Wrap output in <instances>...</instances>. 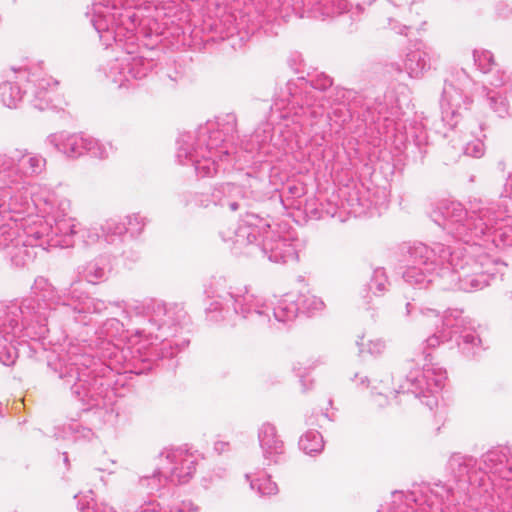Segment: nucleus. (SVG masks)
<instances>
[{
	"instance_id": "nucleus-1",
	"label": "nucleus",
	"mask_w": 512,
	"mask_h": 512,
	"mask_svg": "<svg viewBox=\"0 0 512 512\" xmlns=\"http://www.w3.org/2000/svg\"><path fill=\"white\" fill-rule=\"evenodd\" d=\"M70 200L54 195L29 197L18 191L2 198L0 210V250H8L16 266L32 258L27 247L68 248L74 244L75 219L69 216Z\"/></svg>"
},
{
	"instance_id": "nucleus-2",
	"label": "nucleus",
	"mask_w": 512,
	"mask_h": 512,
	"mask_svg": "<svg viewBox=\"0 0 512 512\" xmlns=\"http://www.w3.org/2000/svg\"><path fill=\"white\" fill-rule=\"evenodd\" d=\"M405 311L407 317L424 325H437L439 321L442 324L440 330L426 339V347L416 360L417 363L424 362L422 368L411 369L405 382L395 390V394L411 393L415 398L422 397V403L432 410L438 402L435 394L443 388L447 373L439 364L432 362V355L426 348H435L454 339L464 356L474 357L483 350L482 341L462 310H449L440 317L435 309L416 308L415 304L407 302Z\"/></svg>"
},
{
	"instance_id": "nucleus-3",
	"label": "nucleus",
	"mask_w": 512,
	"mask_h": 512,
	"mask_svg": "<svg viewBox=\"0 0 512 512\" xmlns=\"http://www.w3.org/2000/svg\"><path fill=\"white\" fill-rule=\"evenodd\" d=\"M399 251L406 263L404 281L419 289L427 288L439 277L446 289L473 292L488 286L494 278V272L484 268L486 258L474 259L467 247L451 248L441 243L428 246L414 242L401 244Z\"/></svg>"
},
{
	"instance_id": "nucleus-4",
	"label": "nucleus",
	"mask_w": 512,
	"mask_h": 512,
	"mask_svg": "<svg viewBox=\"0 0 512 512\" xmlns=\"http://www.w3.org/2000/svg\"><path fill=\"white\" fill-rule=\"evenodd\" d=\"M58 302L55 287L47 279L38 277L32 286V295L20 303L11 302L0 307V363L14 364L17 358L16 340L26 341L45 336L48 331V310Z\"/></svg>"
},
{
	"instance_id": "nucleus-5",
	"label": "nucleus",
	"mask_w": 512,
	"mask_h": 512,
	"mask_svg": "<svg viewBox=\"0 0 512 512\" xmlns=\"http://www.w3.org/2000/svg\"><path fill=\"white\" fill-rule=\"evenodd\" d=\"M207 294L212 301L206 312L213 321L225 319L224 313L232 307L236 315L259 329H279L280 325L294 321L300 312L296 294L283 295L271 308L263 297L251 293L247 287L227 288L221 279L211 285Z\"/></svg>"
},
{
	"instance_id": "nucleus-6",
	"label": "nucleus",
	"mask_w": 512,
	"mask_h": 512,
	"mask_svg": "<svg viewBox=\"0 0 512 512\" xmlns=\"http://www.w3.org/2000/svg\"><path fill=\"white\" fill-rule=\"evenodd\" d=\"M236 116L227 114L216 122H207L195 134H180L176 158L182 165L191 163L199 177H213L225 162L233 159L228 144L236 132Z\"/></svg>"
},
{
	"instance_id": "nucleus-7",
	"label": "nucleus",
	"mask_w": 512,
	"mask_h": 512,
	"mask_svg": "<svg viewBox=\"0 0 512 512\" xmlns=\"http://www.w3.org/2000/svg\"><path fill=\"white\" fill-rule=\"evenodd\" d=\"M220 236L238 255H262L280 264L298 260L297 241L289 233H283L281 225L271 226L255 214H247L235 228L221 230Z\"/></svg>"
},
{
	"instance_id": "nucleus-8",
	"label": "nucleus",
	"mask_w": 512,
	"mask_h": 512,
	"mask_svg": "<svg viewBox=\"0 0 512 512\" xmlns=\"http://www.w3.org/2000/svg\"><path fill=\"white\" fill-rule=\"evenodd\" d=\"M435 222L455 238L472 242L470 248L478 243L482 236H493L497 246H512V217H504V212L494 206L474 204L468 212L461 203L451 202L444 205Z\"/></svg>"
},
{
	"instance_id": "nucleus-9",
	"label": "nucleus",
	"mask_w": 512,
	"mask_h": 512,
	"mask_svg": "<svg viewBox=\"0 0 512 512\" xmlns=\"http://www.w3.org/2000/svg\"><path fill=\"white\" fill-rule=\"evenodd\" d=\"M93 364L94 359L79 343H69L55 357L48 359V367L71 395L86 406V410L104 407L111 393L109 384L92 369Z\"/></svg>"
},
{
	"instance_id": "nucleus-10",
	"label": "nucleus",
	"mask_w": 512,
	"mask_h": 512,
	"mask_svg": "<svg viewBox=\"0 0 512 512\" xmlns=\"http://www.w3.org/2000/svg\"><path fill=\"white\" fill-rule=\"evenodd\" d=\"M109 304L121 309L125 319H136L142 325L136 328V335L147 339H152L154 334L176 335L187 317L182 305L156 298L121 300Z\"/></svg>"
},
{
	"instance_id": "nucleus-11",
	"label": "nucleus",
	"mask_w": 512,
	"mask_h": 512,
	"mask_svg": "<svg viewBox=\"0 0 512 512\" xmlns=\"http://www.w3.org/2000/svg\"><path fill=\"white\" fill-rule=\"evenodd\" d=\"M120 0H93L86 17L105 46L116 41L122 32L134 33L141 23V10L119 7Z\"/></svg>"
},
{
	"instance_id": "nucleus-12",
	"label": "nucleus",
	"mask_w": 512,
	"mask_h": 512,
	"mask_svg": "<svg viewBox=\"0 0 512 512\" xmlns=\"http://www.w3.org/2000/svg\"><path fill=\"white\" fill-rule=\"evenodd\" d=\"M46 164L43 155L24 148L0 153V189L24 186L28 178L42 174Z\"/></svg>"
},
{
	"instance_id": "nucleus-13",
	"label": "nucleus",
	"mask_w": 512,
	"mask_h": 512,
	"mask_svg": "<svg viewBox=\"0 0 512 512\" xmlns=\"http://www.w3.org/2000/svg\"><path fill=\"white\" fill-rule=\"evenodd\" d=\"M302 89L297 82L288 81L280 88L271 105L272 115L278 113V118L289 120L293 123L303 124L306 117L316 118L322 114L319 107L310 103L308 93L305 92V100L302 96Z\"/></svg>"
},
{
	"instance_id": "nucleus-14",
	"label": "nucleus",
	"mask_w": 512,
	"mask_h": 512,
	"mask_svg": "<svg viewBox=\"0 0 512 512\" xmlns=\"http://www.w3.org/2000/svg\"><path fill=\"white\" fill-rule=\"evenodd\" d=\"M76 282L72 283L64 295L56 291L58 302L54 303L48 310V319L54 315H60L75 322H85L87 313L100 314L104 312L108 303L98 298H90L82 292H78Z\"/></svg>"
},
{
	"instance_id": "nucleus-15",
	"label": "nucleus",
	"mask_w": 512,
	"mask_h": 512,
	"mask_svg": "<svg viewBox=\"0 0 512 512\" xmlns=\"http://www.w3.org/2000/svg\"><path fill=\"white\" fill-rule=\"evenodd\" d=\"M460 493L458 488L454 490L441 482L432 487H422L405 495L407 508L403 512H434L438 509L443 512L444 508L459 501L456 495Z\"/></svg>"
},
{
	"instance_id": "nucleus-16",
	"label": "nucleus",
	"mask_w": 512,
	"mask_h": 512,
	"mask_svg": "<svg viewBox=\"0 0 512 512\" xmlns=\"http://www.w3.org/2000/svg\"><path fill=\"white\" fill-rule=\"evenodd\" d=\"M458 82L462 87L453 82H445L440 101L442 121L450 129L457 127L463 111H466L472 103L468 94L472 81L464 75L463 79L458 78Z\"/></svg>"
},
{
	"instance_id": "nucleus-17",
	"label": "nucleus",
	"mask_w": 512,
	"mask_h": 512,
	"mask_svg": "<svg viewBox=\"0 0 512 512\" xmlns=\"http://www.w3.org/2000/svg\"><path fill=\"white\" fill-rule=\"evenodd\" d=\"M191 197L190 202H194L196 206L207 208L213 204L232 212L244 209L249 205L243 188L231 182L215 185L209 196L195 193L191 194Z\"/></svg>"
},
{
	"instance_id": "nucleus-18",
	"label": "nucleus",
	"mask_w": 512,
	"mask_h": 512,
	"mask_svg": "<svg viewBox=\"0 0 512 512\" xmlns=\"http://www.w3.org/2000/svg\"><path fill=\"white\" fill-rule=\"evenodd\" d=\"M159 461L174 485L189 482L196 471L197 457L182 448L165 449L159 454Z\"/></svg>"
},
{
	"instance_id": "nucleus-19",
	"label": "nucleus",
	"mask_w": 512,
	"mask_h": 512,
	"mask_svg": "<svg viewBox=\"0 0 512 512\" xmlns=\"http://www.w3.org/2000/svg\"><path fill=\"white\" fill-rule=\"evenodd\" d=\"M447 469L458 484V492L468 493L469 486H483L477 459L461 453H453L447 463Z\"/></svg>"
},
{
	"instance_id": "nucleus-20",
	"label": "nucleus",
	"mask_w": 512,
	"mask_h": 512,
	"mask_svg": "<svg viewBox=\"0 0 512 512\" xmlns=\"http://www.w3.org/2000/svg\"><path fill=\"white\" fill-rule=\"evenodd\" d=\"M258 441L267 465L281 462L285 454V444L273 423L264 422L259 426Z\"/></svg>"
},
{
	"instance_id": "nucleus-21",
	"label": "nucleus",
	"mask_w": 512,
	"mask_h": 512,
	"mask_svg": "<svg viewBox=\"0 0 512 512\" xmlns=\"http://www.w3.org/2000/svg\"><path fill=\"white\" fill-rule=\"evenodd\" d=\"M475 65L483 74H489L488 83L494 87H505L512 90V70L507 72L498 68L493 54L488 50H474Z\"/></svg>"
},
{
	"instance_id": "nucleus-22",
	"label": "nucleus",
	"mask_w": 512,
	"mask_h": 512,
	"mask_svg": "<svg viewBox=\"0 0 512 512\" xmlns=\"http://www.w3.org/2000/svg\"><path fill=\"white\" fill-rule=\"evenodd\" d=\"M27 85L28 93L32 95L31 103L36 109L44 111L52 107V95L58 81L47 75L32 74L27 78Z\"/></svg>"
},
{
	"instance_id": "nucleus-23",
	"label": "nucleus",
	"mask_w": 512,
	"mask_h": 512,
	"mask_svg": "<svg viewBox=\"0 0 512 512\" xmlns=\"http://www.w3.org/2000/svg\"><path fill=\"white\" fill-rule=\"evenodd\" d=\"M46 143L63 153L68 158H78L85 154L87 136L84 134L52 133L47 136Z\"/></svg>"
},
{
	"instance_id": "nucleus-24",
	"label": "nucleus",
	"mask_w": 512,
	"mask_h": 512,
	"mask_svg": "<svg viewBox=\"0 0 512 512\" xmlns=\"http://www.w3.org/2000/svg\"><path fill=\"white\" fill-rule=\"evenodd\" d=\"M176 335L168 334H154L151 340L159 341L158 343L151 342L149 353L144 361H156L166 358H172L188 344V340L177 341L174 338Z\"/></svg>"
},
{
	"instance_id": "nucleus-25",
	"label": "nucleus",
	"mask_w": 512,
	"mask_h": 512,
	"mask_svg": "<svg viewBox=\"0 0 512 512\" xmlns=\"http://www.w3.org/2000/svg\"><path fill=\"white\" fill-rule=\"evenodd\" d=\"M429 67L430 55L423 43H416L408 49L403 61V69L410 77H420Z\"/></svg>"
},
{
	"instance_id": "nucleus-26",
	"label": "nucleus",
	"mask_w": 512,
	"mask_h": 512,
	"mask_svg": "<svg viewBox=\"0 0 512 512\" xmlns=\"http://www.w3.org/2000/svg\"><path fill=\"white\" fill-rule=\"evenodd\" d=\"M28 74L23 71L17 75L18 81H4L0 83V104L9 109H15L23 99V95L28 93L27 88L22 91L20 82L27 81Z\"/></svg>"
},
{
	"instance_id": "nucleus-27",
	"label": "nucleus",
	"mask_w": 512,
	"mask_h": 512,
	"mask_svg": "<svg viewBox=\"0 0 512 512\" xmlns=\"http://www.w3.org/2000/svg\"><path fill=\"white\" fill-rule=\"evenodd\" d=\"M245 191L247 202L251 199L254 201L264 200L270 191V181L264 173L253 175L246 173L243 183L240 185Z\"/></svg>"
},
{
	"instance_id": "nucleus-28",
	"label": "nucleus",
	"mask_w": 512,
	"mask_h": 512,
	"mask_svg": "<svg viewBox=\"0 0 512 512\" xmlns=\"http://www.w3.org/2000/svg\"><path fill=\"white\" fill-rule=\"evenodd\" d=\"M129 57L126 58V53L122 56L110 60L104 67L106 77L116 84L119 88L128 87L130 78L128 74Z\"/></svg>"
},
{
	"instance_id": "nucleus-29",
	"label": "nucleus",
	"mask_w": 512,
	"mask_h": 512,
	"mask_svg": "<svg viewBox=\"0 0 512 512\" xmlns=\"http://www.w3.org/2000/svg\"><path fill=\"white\" fill-rule=\"evenodd\" d=\"M389 286L390 281L386 270L382 267L375 268L368 283L364 286L362 296L366 303H369L371 300V294L374 296L383 295L388 291Z\"/></svg>"
},
{
	"instance_id": "nucleus-30",
	"label": "nucleus",
	"mask_w": 512,
	"mask_h": 512,
	"mask_svg": "<svg viewBox=\"0 0 512 512\" xmlns=\"http://www.w3.org/2000/svg\"><path fill=\"white\" fill-rule=\"evenodd\" d=\"M170 483L169 476L163 469L162 463L151 475H145L139 478V487L147 494H154L165 488Z\"/></svg>"
},
{
	"instance_id": "nucleus-31",
	"label": "nucleus",
	"mask_w": 512,
	"mask_h": 512,
	"mask_svg": "<svg viewBox=\"0 0 512 512\" xmlns=\"http://www.w3.org/2000/svg\"><path fill=\"white\" fill-rule=\"evenodd\" d=\"M102 236L110 243L122 241V237L128 233L127 225L119 218H110L100 227Z\"/></svg>"
},
{
	"instance_id": "nucleus-32",
	"label": "nucleus",
	"mask_w": 512,
	"mask_h": 512,
	"mask_svg": "<svg viewBox=\"0 0 512 512\" xmlns=\"http://www.w3.org/2000/svg\"><path fill=\"white\" fill-rule=\"evenodd\" d=\"M129 57L128 74L130 81L138 80L146 77L153 68V61L142 56L126 53V58Z\"/></svg>"
},
{
	"instance_id": "nucleus-33",
	"label": "nucleus",
	"mask_w": 512,
	"mask_h": 512,
	"mask_svg": "<svg viewBox=\"0 0 512 512\" xmlns=\"http://www.w3.org/2000/svg\"><path fill=\"white\" fill-rule=\"evenodd\" d=\"M505 448H493L484 453L479 461L480 475L483 476V486L485 485V479L488 477L489 472L493 469V466L501 461L505 460Z\"/></svg>"
},
{
	"instance_id": "nucleus-34",
	"label": "nucleus",
	"mask_w": 512,
	"mask_h": 512,
	"mask_svg": "<svg viewBox=\"0 0 512 512\" xmlns=\"http://www.w3.org/2000/svg\"><path fill=\"white\" fill-rule=\"evenodd\" d=\"M108 261L105 257H99L89 262L83 271L85 279L91 284H97L106 278Z\"/></svg>"
},
{
	"instance_id": "nucleus-35",
	"label": "nucleus",
	"mask_w": 512,
	"mask_h": 512,
	"mask_svg": "<svg viewBox=\"0 0 512 512\" xmlns=\"http://www.w3.org/2000/svg\"><path fill=\"white\" fill-rule=\"evenodd\" d=\"M299 448L307 455H316L323 451V436L315 430H309L299 439Z\"/></svg>"
},
{
	"instance_id": "nucleus-36",
	"label": "nucleus",
	"mask_w": 512,
	"mask_h": 512,
	"mask_svg": "<svg viewBox=\"0 0 512 512\" xmlns=\"http://www.w3.org/2000/svg\"><path fill=\"white\" fill-rule=\"evenodd\" d=\"M125 333L128 331H125L124 324L117 318H108L96 331L99 339H106L109 342L118 338L122 339Z\"/></svg>"
},
{
	"instance_id": "nucleus-37",
	"label": "nucleus",
	"mask_w": 512,
	"mask_h": 512,
	"mask_svg": "<svg viewBox=\"0 0 512 512\" xmlns=\"http://www.w3.org/2000/svg\"><path fill=\"white\" fill-rule=\"evenodd\" d=\"M486 103L499 118L511 115L509 101L497 91L487 90Z\"/></svg>"
},
{
	"instance_id": "nucleus-38",
	"label": "nucleus",
	"mask_w": 512,
	"mask_h": 512,
	"mask_svg": "<svg viewBox=\"0 0 512 512\" xmlns=\"http://www.w3.org/2000/svg\"><path fill=\"white\" fill-rule=\"evenodd\" d=\"M245 478L249 481L251 489L255 490L260 496H272L278 493V486L271 480L270 476L253 479L250 474H246Z\"/></svg>"
},
{
	"instance_id": "nucleus-39",
	"label": "nucleus",
	"mask_w": 512,
	"mask_h": 512,
	"mask_svg": "<svg viewBox=\"0 0 512 512\" xmlns=\"http://www.w3.org/2000/svg\"><path fill=\"white\" fill-rule=\"evenodd\" d=\"M300 312L312 315L316 312L322 311L325 307L323 300L313 294H299L297 295Z\"/></svg>"
},
{
	"instance_id": "nucleus-40",
	"label": "nucleus",
	"mask_w": 512,
	"mask_h": 512,
	"mask_svg": "<svg viewBox=\"0 0 512 512\" xmlns=\"http://www.w3.org/2000/svg\"><path fill=\"white\" fill-rule=\"evenodd\" d=\"M63 429L65 434L71 436L74 440L90 441L94 437L92 429L83 426L73 419L69 423L64 424Z\"/></svg>"
},
{
	"instance_id": "nucleus-41",
	"label": "nucleus",
	"mask_w": 512,
	"mask_h": 512,
	"mask_svg": "<svg viewBox=\"0 0 512 512\" xmlns=\"http://www.w3.org/2000/svg\"><path fill=\"white\" fill-rule=\"evenodd\" d=\"M347 206L349 208L348 212L354 214L355 216L360 215L365 212L366 209L369 208V203L366 199L360 197L359 191L357 189H351L348 192V197L346 198Z\"/></svg>"
},
{
	"instance_id": "nucleus-42",
	"label": "nucleus",
	"mask_w": 512,
	"mask_h": 512,
	"mask_svg": "<svg viewBox=\"0 0 512 512\" xmlns=\"http://www.w3.org/2000/svg\"><path fill=\"white\" fill-rule=\"evenodd\" d=\"M85 146V153L99 159L107 158L112 150L111 145L101 143L99 140L90 136H87V145Z\"/></svg>"
},
{
	"instance_id": "nucleus-43",
	"label": "nucleus",
	"mask_w": 512,
	"mask_h": 512,
	"mask_svg": "<svg viewBox=\"0 0 512 512\" xmlns=\"http://www.w3.org/2000/svg\"><path fill=\"white\" fill-rule=\"evenodd\" d=\"M357 345L359 347V352L363 354L364 352L369 353L370 355H380L385 349L384 341L380 339L376 340H365L364 336H361L357 341Z\"/></svg>"
},
{
	"instance_id": "nucleus-44",
	"label": "nucleus",
	"mask_w": 512,
	"mask_h": 512,
	"mask_svg": "<svg viewBox=\"0 0 512 512\" xmlns=\"http://www.w3.org/2000/svg\"><path fill=\"white\" fill-rule=\"evenodd\" d=\"M89 494H92V491H89ZM84 498L85 503L81 499L78 501V507L82 512H116L113 507L105 503H95L91 495H86Z\"/></svg>"
},
{
	"instance_id": "nucleus-45",
	"label": "nucleus",
	"mask_w": 512,
	"mask_h": 512,
	"mask_svg": "<svg viewBox=\"0 0 512 512\" xmlns=\"http://www.w3.org/2000/svg\"><path fill=\"white\" fill-rule=\"evenodd\" d=\"M463 141V152L465 155L474 158H480L484 155L485 146L480 137L475 136V139L467 141V137L465 135Z\"/></svg>"
},
{
	"instance_id": "nucleus-46",
	"label": "nucleus",
	"mask_w": 512,
	"mask_h": 512,
	"mask_svg": "<svg viewBox=\"0 0 512 512\" xmlns=\"http://www.w3.org/2000/svg\"><path fill=\"white\" fill-rule=\"evenodd\" d=\"M489 474L503 480H512V457L508 455V450L505 452V460L493 466Z\"/></svg>"
},
{
	"instance_id": "nucleus-47",
	"label": "nucleus",
	"mask_w": 512,
	"mask_h": 512,
	"mask_svg": "<svg viewBox=\"0 0 512 512\" xmlns=\"http://www.w3.org/2000/svg\"><path fill=\"white\" fill-rule=\"evenodd\" d=\"M124 222L132 236L140 234L145 226V219L139 214L127 216Z\"/></svg>"
},
{
	"instance_id": "nucleus-48",
	"label": "nucleus",
	"mask_w": 512,
	"mask_h": 512,
	"mask_svg": "<svg viewBox=\"0 0 512 512\" xmlns=\"http://www.w3.org/2000/svg\"><path fill=\"white\" fill-rule=\"evenodd\" d=\"M134 512H182L181 509H169L160 507L159 503L154 500L144 502Z\"/></svg>"
},
{
	"instance_id": "nucleus-49",
	"label": "nucleus",
	"mask_w": 512,
	"mask_h": 512,
	"mask_svg": "<svg viewBox=\"0 0 512 512\" xmlns=\"http://www.w3.org/2000/svg\"><path fill=\"white\" fill-rule=\"evenodd\" d=\"M332 83V79L328 75L321 73L311 80V87L316 90L324 91L331 87Z\"/></svg>"
},
{
	"instance_id": "nucleus-50",
	"label": "nucleus",
	"mask_w": 512,
	"mask_h": 512,
	"mask_svg": "<svg viewBox=\"0 0 512 512\" xmlns=\"http://www.w3.org/2000/svg\"><path fill=\"white\" fill-rule=\"evenodd\" d=\"M100 229L97 227H90L81 231V237L86 244H93L99 240L102 236Z\"/></svg>"
},
{
	"instance_id": "nucleus-51",
	"label": "nucleus",
	"mask_w": 512,
	"mask_h": 512,
	"mask_svg": "<svg viewBox=\"0 0 512 512\" xmlns=\"http://www.w3.org/2000/svg\"><path fill=\"white\" fill-rule=\"evenodd\" d=\"M428 143V137L425 131H420L419 134L415 135L414 144L418 147L421 156H424L427 151L425 146Z\"/></svg>"
},
{
	"instance_id": "nucleus-52",
	"label": "nucleus",
	"mask_w": 512,
	"mask_h": 512,
	"mask_svg": "<svg viewBox=\"0 0 512 512\" xmlns=\"http://www.w3.org/2000/svg\"><path fill=\"white\" fill-rule=\"evenodd\" d=\"M388 25L391 30L395 31V33L400 35H407V31L410 29V26L400 24L394 18H388Z\"/></svg>"
},
{
	"instance_id": "nucleus-53",
	"label": "nucleus",
	"mask_w": 512,
	"mask_h": 512,
	"mask_svg": "<svg viewBox=\"0 0 512 512\" xmlns=\"http://www.w3.org/2000/svg\"><path fill=\"white\" fill-rule=\"evenodd\" d=\"M504 192L506 197L512 198V173L506 180V183L504 185Z\"/></svg>"
},
{
	"instance_id": "nucleus-54",
	"label": "nucleus",
	"mask_w": 512,
	"mask_h": 512,
	"mask_svg": "<svg viewBox=\"0 0 512 512\" xmlns=\"http://www.w3.org/2000/svg\"><path fill=\"white\" fill-rule=\"evenodd\" d=\"M288 192L292 197H300L303 194V189L298 186H289Z\"/></svg>"
},
{
	"instance_id": "nucleus-55",
	"label": "nucleus",
	"mask_w": 512,
	"mask_h": 512,
	"mask_svg": "<svg viewBox=\"0 0 512 512\" xmlns=\"http://www.w3.org/2000/svg\"><path fill=\"white\" fill-rule=\"evenodd\" d=\"M375 402L379 406H384L387 403V396L383 395L382 393H379L375 396Z\"/></svg>"
},
{
	"instance_id": "nucleus-56",
	"label": "nucleus",
	"mask_w": 512,
	"mask_h": 512,
	"mask_svg": "<svg viewBox=\"0 0 512 512\" xmlns=\"http://www.w3.org/2000/svg\"><path fill=\"white\" fill-rule=\"evenodd\" d=\"M215 450L218 451V452H224L227 450V447H228V443L226 442H223V441H218L215 443Z\"/></svg>"
},
{
	"instance_id": "nucleus-57",
	"label": "nucleus",
	"mask_w": 512,
	"mask_h": 512,
	"mask_svg": "<svg viewBox=\"0 0 512 512\" xmlns=\"http://www.w3.org/2000/svg\"><path fill=\"white\" fill-rule=\"evenodd\" d=\"M298 375L301 377V380H300V381H301V384H302V386H303V390H304V391H305V390H307L305 380L303 379V375H302V374H300V373H299Z\"/></svg>"
},
{
	"instance_id": "nucleus-58",
	"label": "nucleus",
	"mask_w": 512,
	"mask_h": 512,
	"mask_svg": "<svg viewBox=\"0 0 512 512\" xmlns=\"http://www.w3.org/2000/svg\"><path fill=\"white\" fill-rule=\"evenodd\" d=\"M134 333L136 334V330L134 331ZM136 336L138 337V335H136ZM139 338H141V339H139V343L142 342V339L149 341L150 343L155 341V340H147V338L141 337V336H139Z\"/></svg>"
},
{
	"instance_id": "nucleus-59",
	"label": "nucleus",
	"mask_w": 512,
	"mask_h": 512,
	"mask_svg": "<svg viewBox=\"0 0 512 512\" xmlns=\"http://www.w3.org/2000/svg\"><path fill=\"white\" fill-rule=\"evenodd\" d=\"M297 81H298V82H300V84H301V85H306V84H307V82H306V81H304V79H303V78H298V80H297Z\"/></svg>"
},
{
	"instance_id": "nucleus-60",
	"label": "nucleus",
	"mask_w": 512,
	"mask_h": 512,
	"mask_svg": "<svg viewBox=\"0 0 512 512\" xmlns=\"http://www.w3.org/2000/svg\"><path fill=\"white\" fill-rule=\"evenodd\" d=\"M360 385H364L366 381V377H360Z\"/></svg>"
},
{
	"instance_id": "nucleus-61",
	"label": "nucleus",
	"mask_w": 512,
	"mask_h": 512,
	"mask_svg": "<svg viewBox=\"0 0 512 512\" xmlns=\"http://www.w3.org/2000/svg\"><path fill=\"white\" fill-rule=\"evenodd\" d=\"M63 455H64V459H63V460H64V462H65L66 464H68V456H67V454H66V453H64Z\"/></svg>"
},
{
	"instance_id": "nucleus-62",
	"label": "nucleus",
	"mask_w": 512,
	"mask_h": 512,
	"mask_svg": "<svg viewBox=\"0 0 512 512\" xmlns=\"http://www.w3.org/2000/svg\"><path fill=\"white\" fill-rule=\"evenodd\" d=\"M169 77H170V79H171L172 81H174V82H175V81H177V77H175V78H172L171 76H169Z\"/></svg>"
},
{
	"instance_id": "nucleus-63",
	"label": "nucleus",
	"mask_w": 512,
	"mask_h": 512,
	"mask_svg": "<svg viewBox=\"0 0 512 512\" xmlns=\"http://www.w3.org/2000/svg\"><path fill=\"white\" fill-rule=\"evenodd\" d=\"M144 371H145V369L140 370V371H138L137 373H138V374H140V373H143Z\"/></svg>"
},
{
	"instance_id": "nucleus-64",
	"label": "nucleus",
	"mask_w": 512,
	"mask_h": 512,
	"mask_svg": "<svg viewBox=\"0 0 512 512\" xmlns=\"http://www.w3.org/2000/svg\"><path fill=\"white\" fill-rule=\"evenodd\" d=\"M8 196V193H4L3 197L6 198Z\"/></svg>"
}]
</instances>
